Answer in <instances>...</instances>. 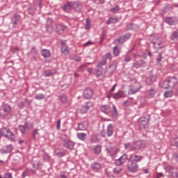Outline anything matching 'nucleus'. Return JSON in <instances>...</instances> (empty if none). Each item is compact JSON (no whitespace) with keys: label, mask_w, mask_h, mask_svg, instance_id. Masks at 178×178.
Listing matches in <instances>:
<instances>
[{"label":"nucleus","mask_w":178,"mask_h":178,"mask_svg":"<svg viewBox=\"0 0 178 178\" xmlns=\"http://www.w3.org/2000/svg\"><path fill=\"white\" fill-rule=\"evenodd\" d=\"M44 77H49L50 76L55 74V70H46L44 71Z\"/></svg>","instance_id":"37"},{"label":"nucleus","mask_w":178,"mask_h":178,"mask_svg":"<svg viewBox=\"0 0 178 178\" xmlns=\"http://www.w3.org/2000/svg\"><path fill=\"white\" fill-rule=\"evenodd\" d=\"M3 112H4V113H7V114L10 113V112H11L10 106H9V104H4Z\"/></svg>","instance_id":"39"},{"label":"nucleus","mask_w":178,"mask_h":178,"mask_svg":"<svg viewBox=\"0 0 178 178\" xmlns=\"http://www.w3.org/2000/svg\"><path fill=\"white\" fill-rule=\"evenodd\" d=\"M24 102H25V106L27 108H29V106H30V105H31L32 100H29L27 99H25Z\"/></svg>","instance_id":"61"},{"label":"nucleus","mask_w":178,"mask_h":178,"mask_svg":"<svg viewBox=\"0 0 178 178\" xmlns=\"http://www.w3.org/2000/svg\"><path fill=\"white\" fill-rule=\"evenodd\" d=\"M161 88H163L164 90H168V88H170V87L169 86V82L167 81H164L162 83H161Z\"/></svg>","instance_id":"41"},{"label":"nucleus","mask_w":178,"mask_h":178,"mask_svg":"<svg viewBox=\"0 0 178 178\" xmlns=\"http://www.w3.org/2000/svg\"><path fill=\"white\" fill-rule=\"evenodd\" d=\"M0 133L1 134V137H5L10 141H15V139L16 138L15 134L10 131V129L6 127H3L1 129H0Z\"/></svg>","instance_id":"2"},{"label":"nucleus","mask_w":178,"mask_h":178,"mask_svg":"<svg viewBox=\"0 0 178 178\" xmlns=\"http://www.w3.org/2000/svg\"><path fill=\"white\" fill-rule=\"evenodd\" d=\"M105 175L107 176V177L115 178V176H113V173L110 171H108V170H105Z\"/></svg>","instance_id":"51"},{"label":"nucleus","mask_w":178,"mask_h":178,"mask_svg":"<svg viewBox=\"0 0 178 178\" xmlns=\"http://www.w3.org/2000/svg\"><path fill=\"white\" fill-rule=\"evenodd\" d=\"M164 22L170 26H175V24H177L178 19L176 17H167L164 19Z\"/></svg>","instance_id":"15"},{"label":"nucleus","mask_w":178,"mask_h":178,"mask_svg":"<svg viewBox=\"0 0 178 178\" xmlns=\"http://www.w3.org/2000/svg\"><path fill=\"white\" fill-rule=\"evenodd\" d=\"M165 98H170L171 97H173V91L170 90L167 91L164 93Z\"/></svg>","instance_id":"48"},{"label":"nucleus","mask_w":178,"mask_h":178,"mask_svg":"<svg viewBox=\"0 0 178 178\" xmlns=\"http://www.w3.org/2000/svg\"><path fill=\"white\" fill-rule=\"evenodd\" d=\"M43 159L44 161H49V159H50L49 155H48V154H47V153H44L43 154Z\"/></svg>","instance_id":"64"},{"label":"nucleus","mask_w":178,"mask_h":178,"mask_svg":"<svg viewBox=\"0 0 178 178\" xmlns=\"http://www.w3.org/2000/svg\"><path fill=\"white\" fill-rule=\"evenodd\" d=\"M77 137L81 141H86L87 138V134H86L85 133H79L77 134Z\"/></svg>","instance_id":"34"},{"label":"nucleus","mask_w":178,"mask_h":178,"mask_svg":"<svg viewBox=\"0 0 178 178\" xmlns=\"http://www.w3.org/2000/svg\"><path fill=\"white\" fill-rule=\"evenodd\" d=\"M46 31L48 32L49 34H52L54 26H52V25H46Z\"/></svg>","instance_id":"46"},{"label":"nucleus","mask_w":178,"mask_h":178,"mask_svg":"<svg viewBox=\"0 0 178 178\" xmlns=\"http://www.w3.org/2000/svg\"><path fill=\"white\" fill-rule=\"evenodd\" d=\"M154 81H156V77H155V76H149L146 79V83L149 86H151V84H152V83H154Z\"/></svg>","instance_id":"32"},{"label":"nucleus","mask_w":178,"mask_h":178,"mask_svg":"<svg viewBox=\"0 0 178 178\" xmlns=\"http://www.w3.org/2000/svg\"><path fill=\"white\" fill-rule=\"evenodd\" d=\"M168 81V86L170 88H175L176 87V84H177V78L176 76H171L168 78L167 80Z\"/></svg>","instance_id":"14"},{"label":"nucleus","mask_w":178,"mask_h":178,"mask_svg":"<svg viewBox=\"0 0 178 178\" xmlns=\"http://www.w3.org/2000/svg\"><path fill=\"white\" fill-rule=\"evenodd\" d=\"M94 104H92V102H88L79 108V113H81V115H84V113H87L88 109H90V108H92Z\"/></svg>","instance_id":"8"},{"label":"nucleus","mask_w":178,"mask_h":178,"mask_svg":"<svg viewBox=\"0 0 178 178\" xmlns=\"http://www.w3.org/2000/svg\"><path fill=\"white\" fill-rule=\"evenodd\" d=\"M63 147H65V148H67L71 151H73V149H74V142L70 140L63 142Z\"/></svg>","instance_id":"16"},{"label":"nucleus","mask_w":178,"mask_h":178,"mask_svg":"<svg viewBox=\"0 0 178 178\" xmlns=\"http://www.w3.org/2000/svg\"><path fill=\"white\" fill-rule=\"evenodd\" d=\"M118 65L116 63H111L108 67L106 68L105 74L107 75L108 77H111L114 72H116V69Z\"/></svg>","instance_id":"7"},{"label":"nucleus","mask_w":178,"mask_h":178,"mask_svg":"<svg viewBox=\"0 0 178 178\" xmlns=\"http://www.w3.org/2000/svg\"><path fill=\"white\" fill-rule=\"evenodd\" d=\"M126 97V92L124 91H118L113 95L114 99H120V98H124Z\"/></svg>","instance_id":"27"},{"label":"nucleus","mask_w":178,"mask_h":178,"mask_svg":"<svg viewBox=\"0 0 178 178\" xmlns=\"http://www.w3.org/2000/svg\"><path fill=\"white\" fill-rule=\"evenodd\" d=\"M20 19V15L18 14L14 15L13 18L11 19V24H13V27L15 28L17 26V23Z\"/></svg>","instance_id":"22"},{"label":"nucleus","mask_w":178,"mask_h":178,"mask_svg":"<svg viewBox=\"0 0 178 178\" xmlns=\"http://www.w3.org/2000/svg\"><path fill=\"white\" fill-rule=\"evenodd\" d=\"M45 99V95L44 94H38L35 96V99H38L39 101H41V99Z\"/></svg>","instance_id":"45"},{"label":"nucleus","mask_w":178,"mask_h":178,"mask_svg":"<svg viewBox=\"0 0 178 178\" xmlns=\"http://www.w3.org/2000/svg\"><path fill=\"white\" fill-rule=\"evenodd\" d=\"M42 166V163H41L38 161H35L33 163V168H34V169H36V170H40V169H41Z\"/></svg>","instance_id":"36"},{"label":"nucleus","mask_w":178,"mask_h":178,"mask_svg":"<svg viewBox=\"0 0 178 178\" xmlns=\"http://www.w3.org/2000/svg\"><path fill=\"white\" fill-rule=\"evenodd\" d=\"M72 8L75 12H81L83 9V4L79 1H71Z\"/></svg>","instance_id":"13"},{"label":"nucleus","mask_w":178,"mask_h":178,"mask_svg":"<svg viewBox=\"0 0 178 178\" xmlns=\"http://www.w3.org/2000/svg\"><path fill=\"white\" fill-rule=\"evenodd\" d=\"M106 151L108 154H110L111 158H115L116 156V154L119 152L118 149H114L112 147H108L106 149Z\"/></svg>","instance_id":"18"},{"label":"nucleus","mask_w":178,"mask_h":178,"mask_svg":"<svg viewBox=\"0 0 178 178\" xmlns=\"http://www.w3.org/2000/svg\"><path fill=\"white\" fill-rule=\"evenodd\" d=\"M126 29L128 31L136 30V25L133 23H127Z\"/></svg>","instance_id":"35"},{"label":"nucleus","mask_w":178,"mask_h":178,"mask_svg":"<svg viewBox=\"0 0 178 178\" xmlns=\"http://www.w3.org/2000/svg\"><path fill=\"white\" fill-rule=\"evenodd\" d=\"M91 26V23L90 22V19L87 18L86 19V29L88 30Z\"/></svg>","instance_id":"60"},{"label":"nucleus","mask_w":178,"mask_h":178,"mask_svg":"<svg viewBox=\"0 0 178 178\" xmlns=\"http://www.w3.org/2000/svg\"><path fill=\"white\" fill-rule=\"evenodd\" d=\"M170 40H172V41H175V40H178V30L172 33L170 36Z\"/></svg>","instance_id":"40"},{"label":"nucleus","mask_w":178,"mask_h":178,"mask_svg":"<svg viewBox=\"0 0 178 178\" xmlns=\"http://www.w3.org/2000/svg\"><path fill=\"white\" fill-rule=\"evenodd\" d=\"M0 178H13V177L12 176V173L7 172L5 174L4 177H2V176L0 175Z\"/></svg>","instance_id":"58"},{"label":"nucleus","mask_w":178,"mask_h":178,"mask_svg":"<svg viewBox=\"0 0 178 178\" xmlns=\"http://www.w3.org/2000/svg\"><path fill=\"white\" fill-rule=\"evenodd\" d=\"M162 59H163L162 54L160 53L156 58L157 63H161V62H162Z\"/></svg>","instance_id":"63"},{"label":"nucleus","mask_w":178,"mask_h":178,"mask_svg":"<svg viewBox=\"0 0 178 178\" xmlns=\"http://www.w3.org/2000/svg\"><path fill=\"white\" fill-rule=\"evenodd\" d=\"M56 156L58 158H63L65 156V152H58L56 153Z\"/></svg>","instance_id":"59"},{"label":"nucleus","mask_w":178,"mask_h":178,"mask_svg":"<svg viewBox=\"0 0 178 178\" xmlns=\"http://www.w3.org/2000/svg\"><path fill=\"white\" fill-rule=\"evenodd\" d=\"M102 58H104L106 60H108V59L111 60V59H112V54L107 53L104 56H102Z\"/></svg>","instance_id":"57"},{"label":"nucleus","mask_w":178,"mask_h":178,"mask_svg":"<svg viewBox=\"0 0 178 178\" xmlns=\"http://www.w3.org/2000/svg\"><path fill=\"white\" fill-rule=\"evenodd\" d=\"M101 145H97L94 149L95 154H96L97 155H99V154H101Z\"/></svg>","instance_id":"44"},{"label":"nucleus","mask_w":178,"mask_h":178,"mask_svg":"<svg viewBox=\"0 0 178 178\" xmlns=\"http://www.w3.org/2000/svg\"><path fill=\"white\" fill-rule=\"evenodd\" d=\"M67 27L65 26V25H62V24H57L56 25V33H58V34H63V33H65V30H66Z\"/></svg>","instance_id":"25"},{"label":"nucleus","mask_w":178,"mask_h":178,"mask_svg":"<svg viewBox=\"0 0 178 178\" xmlns=\"http://www.w3.org/2000/svg\"><path fill=\"white\" fill-rule=\"evenodd\" d=\"M113 54L114 56H119V54H120V49H119L118 45L113 47Z\"/></svg>","instance_id":"38"},{"label":"nucleus","mask_w":178,"mask_h":178,"mask_svg":"<svg viewBox=\"0 0 178 178\" xmlns=\"http://www.w3.org/2000/svg\"><path fill=\"white\" fill-rule=\"evenodd\" d=\"M78 129L81 131L87 130L88 129V121H83L78 124Z\"/></svg>","instance_id":"21"},{"label":"nucleus","mask_w":178,"mask_h":178,"mask_svg":"<svg viewBox=\"0 0 178 178\" xmlns=\"http://www.w3.org/2000/svg\"><path fill=\"white\" fill-rule=\"evenodd\" d=\"M41 54L44 58H51V51L48 49H42Z\"/></svg>","instance_id":"31"},{"label":"nucleus","mask_w":178,"mask_h":178,"mask_svg":"<svg viewBox=\"0 0 178 178\" xmlns=\"http://www.w3.org/2000/svg\"><path fill=\"white\" fill-rule=\"evenodd\" d=\"M124 148L125 149H127L129 152H134V143L131 144V143H127L124 144Z\"/></svg>","instance_id":"28"},{"label":"nucleus","mask_w":178,"mask_h":178,"mask_svg":"<svg viewBox=\"0 0 178 178\" xmlns=\"http://www.w3.org/2000/svg\"><path fill=\"white\" fill-rule=\"evenodd\" d=\"M131 37V33H127L125 35H122L120 36L118 38L115 40V42H118V44H123V42H126L128 40H130Z\"/></svg>","instance_id":"9"},{"label":"nucleus","mask_w":178,"mask_h":178,"mask_svg":"<svg viewBox=\"0 0 178 178\" xmlns=\"http://www.w3.org/2000/svg\"><path fill=\"white\" fill-rule=\"evenodd\" d=\"M144 159L143 156H140L137 154H134L130 157L131 161L137 163L138 162H141V161Z\"/></svg>","instance_id":"23"},{"label":"nucleus","mask_w":178,"mask_h":178,"mask_svg":"<svg viewBox=\"0 0 178 178\" xmlns=\"http://www.w3.org/2000/svg\"><path fill=\"white\" fill-rule=\"evenodd\" d=\"M92 95H94V91L91 88H87L83 90V96L85 99H90Z\"/></svg>","instance_id":"12"},{"label":"nucleus","mask_w":178,"mask_h":178,"mask_svg":"<svg viewBox=\"0 0 178 178\" xmlns=\"http://www.w3.org/2000/svg\"><path fill=\"white\" fill-rule=\"evenodd\" d=\"M147 147V141L145 140H136L134 142V151H140L144 149Z\"/></svg>","instance_id":"4"},{"label":"nucleus","mask_w":178,"mask_h":178,"mask_svg":"<svg viewBox=\"0 0 178 178\" xmlns=\"http://www.w3.org/2000/svg\"><path fill=\"white\" fill-rule=\"evenodd\" d=\"M150 119L151 117L149 115L140 117L138 119V124L141 130H145V129L148 127V124L149 123Z\"/></svg>","instance_id":"3"},{"label":"nucleus","mask_w":178,"mask_h":178,"mask_svg":"<svg viewBox=\"0 0 178 178\" xmlns=\"http://www.w3.org/2000/svg\"><path fill=\"white\" fill-rule=\"evenodd\" d=\"M31 54H32L33 55H37L38 54V50H37V48H35V47H33L31 49Z\"/></svg>","instance_id":"53"},{"label":"nucleus","mask_w":178,"mask_h":178,"mask_svg":"<svg viewBox=\"0 0 178 178\" xmlns=\"http://www.w3.org/2000/svg\"><path fill=\"white\" fill-rule=\"evenodd\" d=\"M28 12H29V15H31V16H34L35 15V7L31 6L28 9Z\"/></svg>","instance_id":"42"},{"label":"nucleus","mask_w":178,"mask_h":178,"mask_svg":"<svg viewBox=\"0 0 178 178\" xmlns=\"http://www.w3.org/2000/svg\"><path fill=\"white\" fill-rule=\"evenodd\" d=\"M108 61L106 60V58H102V61L99 62L98 65H97V67H99V69H104L102 66H105Z\"/></svg>","instance_id":"30"},{"label":"nucleus","mask_w":178,"mask_h":178,"mask_svg":"<svg viewBox=\"0 0 178 178\" xmlns=\"http://www.w3.org/2000/svg\"><path fill=\"white\" fill-rule=\"evenodd\" d=\"M29 130V123L27 122H25L24 125L19 126V131H21L22 134H26Z\"/></svg>","instance_id":"24"},{"label":"nucleus","mask_w":178,"mask_h":178,"mask_svg":"<svg viewBox=\"0 0 178 178\" xmlns=\"http://www.w3.org/2000/svg\"><path fill=\"white\" fill-rule=\"evenodd\" d=\"M90 168L92 170H99V169H101V163L94 162L91 164Z\"/></svg>","instance_id":"29"},{"label":"nucleus","mask_w":178,"mask_h":178,"mask_svg":"<svg viewBox=\"0 0 178 178\" xmlns=\"http://www.w3.org/2000/svg\"><path fill=\"white\" fill-rule=\"evenodd\" d=\"M166 172H171V170H175V167L173 165H168L165 167Z\"/></svg>","instance_id":"56"},{"label":"nucleus","mask_w":178,"mask_h":178,"mask_svg":"<svg viewBox=\"0 0 178 178\" xmlns=\"http://www.w3.org/2000/svg\"><path fill=\"white\" fill-rule=\"evenodd\" d=\"M156 92L155 91V89L151 88L150 90L147 91V95L149 98H152L154 95H155V93Z\"/></svg>","instance_id":"33"},{"label":"nucleus","mask_w":178,"mask_h":178,"mask_svg":"<svg viewBox=\"0 0 178 178\" xmlns=\"http://www.w3.org/2000/svg\"><path fill=\"white\" fill-rule=\"evenodd\" d=\"M101 111L103 113H106V115H108L113 119H116L118 115V108H116V106L113 104V106L106 104L101 106Z\"/></svg>","instance_id":"1"},{"label":"nucleus","mask_w":178,"mask_h":178,"mask_svg":"<svg viewBox=\"0 0 178 178\" xmlns=\"http://www.w3.org/2000/svg\"><path fill=\"white\" fill-rule=\"evenodd\" d=\"M61 140H62L63 143H65L69 140V136L66 134H63L61 136Z\"/></svg>","instance_id":"54"},{"label":"nucleus","mask_w":178,"mask_h":178,"mask_svg":"<svg viewBox=\"0 0 178 178\" xmlns=\"http://www.w3.org/2000/svg\"><path fill=\"white\" fill-rule=\"evenodd\" d=\"M31 175H35V171L34 170L27 168L22 172V177L24 178L27 176H31Z\"/></svg>","instance_id":"20"},{"label":"nucleus","mask_w":178,"mask_h":178,"mask_svg":"<svg viewBox=\"0 0 178 178\" xmlns=\"http://www.w3.org/2000/svg\"><path fill=\"white\" fill-rule=\"evenodd\" d=\"M147 65V62L140 60L135 62L133 65V67L135 69H140V67H144V66Z\"/></svg>","instance_id":"17"},{"label":"nucleus","mask_w":178,"mask_h":178,"mask_svg":"<svg viewBox=\"0 0 178 178\" xmlns=\"http://www.w3.org/2000/svg\"><path fill=\"white\" fill-rule=\"evenodd\" d=\"M61 52L65 55H67V54H69V47L66 45L61 47Z\"/></svg>","instance_id":"43"},{"label":"nucleus","mask_w":178,"mask_h":178,"mask_svg":"<svg viewBox=\"0 0 178 178\" xmlns=\"http://www.w3.org/2000/svg\"><path fill=\"white\" fill-rule=\"evenodd\" d=\"M127 166L129 172H131V173H136V172H138V164L133 161L131 159L129 160V163Z\"/></svg>","instance_id":"5"},{"label":"nucleus","mask_w":178,"mask_h":178,"mask_svg":"<svg viewBox=\"0 0 178 178\" xmlns=\"http://www.w3.org/2000/svg\"><path fill=\"white\" fill-rule=\"evenodd\" d=\"M128 156L127 154H122V156H120V159H118L115 161V165L117 166H121V165H123V163H126V161H127Z\"/></svg>","instance_id":"11"},{"label":"nucleus","mask_w":178,"mask_h":178,"mask_svg":"<svg viewBox=\"0 0 178 178\" xmlns=\"http://www.w3.org/2000/svg\"><path fill=\"white\" fill-rule=\"evenodd\" d=\"M123 170V168H115L113 170V172L115 175H120V173H122V171Z\"/></svg>","instance_id":"47"},{"label":"nucleus","mask_w":178,"mask_h":178,"mask_svg":"<svg viewBox=\"0 0 178 178\" xmlns=\"http://www.w3.org/2000/svg\"><path fill=\"white\" fill-rule=\"evenodd\" d=\"M115 130V125L113 124H109L107 127L106 129V133L102 131L101 136L102 137H104V138L108 136V137H112L113 136V131Z\"/></svg>","instance_id":"6"},{"label":"nucleus","mask_w":178,"mask_h":178,"mask_svg":"<svg viewBox=\"0 0 178 178\" xmlns=\"http://www.w3.org/2000/svg\"><path fill=\"white\" fill-rule=\"evenodd\" d=\"M63 10L66 12L67 13H70V10H72V1H68L63 6Z\"/></svg>","instance_id":"26"},{"label":"nucleus","mask_w":178,"mask_h":178,"mask_svg":"<svg viewBox=\"0 0 178 178\" xmlns=\"http://www.w3.org/2000/svg\"><path fill=\"white\" fill-rule=\"evenodd\" d=\"M153 45L155 49H161L162 48V47H161V42H153Z\"/></svg>","instance_id":"52"},{"label":"nucleus","mask_w":178,"mask_h":178,"mask_svg":"<svg viewBox=\"0 0 178 178\" xmlns=\"http://www.w3.org/2000/svg\"><path fill=\"white\" fill-rule=\"evenodd\" d=\"M60 99L61 102H63V104H65V102H67V97L66 96V95H62L60 97Z\"/></svg>","instance_id":"49"},{"label":"nucleus","mask_w":178,"mask_h":178,"mask_svg":"<svg viewBox=\"0 0 178 178\" xmlns=\"http://www.w3.org/2000/svg\"><path fill=\"white\" fill-rule=\"evenodd\" d=\"M141 88V85L139 83L136 82L135 84L130 86L129 88V94H136V92H138L140 89Z\"/></svg>","instance_id":"10"},{"label":"nucleus","mask_w":178,"mask_h":178,"mask_svg":"<svg viewBox=\"0 0 178 178\" xmlns=\"http://www.w3.org/2000/svg\"><path fill=\"white\" fill-rule=\"evenodd\" d=\"M102 72H104V68H99V70H97L96 74L97 77H99V76H102Z\"/></svg>","instance_id":"55"},{"label":"nucleus","mask_w":178,"mask_h":178,"mask_svg":"<svg viewBox=\"0 0 178 178\" xmlns=\"http://www.w3.org/2000/svg\"><path fill=\"white\" fill-rule=\"evenodd\" d=\"M37 134H38V129H35L33 130L32 131V137L34 140H35V138H37Z\"/></svg>","instance_id":"50"},{"label":"nucleus","mask_w":178,"mask_h":178,"mask_svg":"<svg viewBox=\"0 0 178 178\" xmlns=\"http://www.w3.org/2000/svg\"><path fill=\"white\" fill-rule=\"evenodd\" d=\"M13 149V146L12 145H8L6 146L3 147V148L1 150V154H10V152H12Z\"/></svg>","instance_id":"19"},{"label":"nucleus","mask_w":178,"mask_h":178,"mask_svg":"<svg viewBox=\"0 0 178 178\" xmlns=\"http://www.w3.org/2000/svg\"><path fill=\"white\" fill-rule=\"evenodd\" d=\"M110 20H111V24H115L116 23H118V22H119V19H118L117 17H110Z\"/></svg>","instance_id":"62"}]
</instances>
